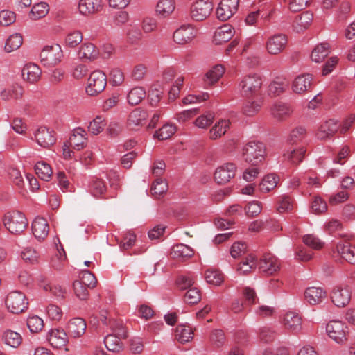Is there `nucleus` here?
I'll use <instances>...</instances> for the list:
<instances>
[{"label":"nucleus","mask_w":355,"mask_h":355,"mask_svg":"<svg viewBox=\"0 0 355 355\" xmlns=\"http://www.w3.org/2000/svg\"><path fill=\"white\" fill-rule=\"evenodd\" d=\"M241 155L245 162L252 166H257L265 159L266 147L261 142L249 141L243 146Z\"/></svg>","instance_id":"obj_1"},{"label":"nucleus","mask_w":355,"mask_h":355,"mask_svg":"<svg viewBox=\"0 0 355 355\" xmlns=\"http://www.w3.org/2000/svg\"><path fill=\"white\" fill-rule=\"evenodd\" d=\"M326 331L329 337L338 344H344L348 339L349 327L342 320H330L326 326Z\"/></svg>","instance_id":"obj_2"},{"label":"nucleus","mask_w":355,"mask_h":355,"mask_svg":"<svg viewBox=\"0 0 355 355\" xmlns=\"http://www.w3.org/2000/svg\"><path fill=\"white\" fill-rule=\"evenodd\" d=\"M41 63L47 67H53L61 62L63 52L60 45L53 44L45 46L40 55Z\"/></svg>","instance_id":"obj_3"},{"label":"nucleus","mask_w":355,"mask_h":355,"mask_svg":"<svg viewBox=\"0 0 355 355\" xmlns=\"http://www.w3.org/2000/svg\"><path fill=\"white\" fill-rule=\"evenodd\" d=\"M262 86V79L257 73L243 76L239 84L241 95L244 97H251L257 94Z\"/></svg>","instance_id":"obj_4"},{"label":"nucleus","mask_w":355,"mask_h":355,"mask_svg":"<svg viewBox=\"0 0 355 355\" xmlns=\"http://www.w3.org/2000/svg\"><path fill=\"white\" fill-rule=\"evenodd\" d=\"M3 223L6 229L12 234H20L28 225L25 215L19 211H12L6 214Z\"/></svg>","instance_id":"obj_5"},{"label":"nucleus","mask_w":355,"mask_h":355,"mask_svg":"<svg viewBox=\"0 0 355 355\" xmlns=\"http://www.w3.org/2000/svg\"><path fill=\"white\" fill-rule=\"evenodd\" d=\"M106 85V75L101 71H94L87 79L85 92L90 96H96L105 89Z\"/></svg>","instance_id":"obj_6"},{"label":"nucleus","mask_w":355,"mask_h":355,"mask_svg":"<svg viewBox=\"0 0 355 355\" xmlns=\"http://www.w3.org/2000/svg\"><path fill=\"white\" fill-rule=\"evenodd\" d=\"M6 305L10 312L19 314L27 310L28 302L23 293L15 291L7 295Z\"/></svg>","instance_id":"obj_7"},{"label":"nucleus","mask_w":355,"mask_h":355,"mask_svg":"<svg viewBox=\"0 0 355 355\" xmlns=\"http://www.w3.org/2000/svg\"><path fill=\"white\" fill-rule=\"evenodd\" d=\"M315 85L314 77L311 73H302L295 76L291 82L292 92L298 95H304L312 91Z\"/></svg>","instance_id":"obj_8"},{"label":"nucleus","mask_w":355,"mask_h":355,"mask_svg":"<svg viewBox=\"0 0 355 355\" xmlns=\"http://www.w3.org/2000/svg\"><path fill=\"white\" fill-rule=\"evenodd\" d=\"M213 8L210 0H196L190 7V17L196 21H204L211 15Z\"/></svg>","instance_id":"obj_9"},{"label":"nucleus","mask_w":355,"mask_h":355,"mask_svg":"<svg viewBox=\"0 0 355 355\" xmlns=\"http://www.w3.org/2000/svg\"><path fill=\"white\" fill-rule=\"evenodd\" d=\"M112 329L114 334L107 335L104 339V343L109 351L116 352L123 347L121 338H126L128 335L122 323L117 324L116 327H112Z\"/></svg>","instance_id":"obj_10"},{"label":"nucleus","mask_w":355,"mask_h":355,"mask_svg":"<svg viewBox=\"0 0 355 355\" xmlns=\"http://www.w3.org/2000/svg\"><path fill=\"white\" fill-rule=\"evenodd\" d=\"M288 37L285 34L276 33L267 38L265 49L269 55H277L286 49Z\"/></svg>","instance_id":"obj_11"},{"label":"nucleus","mask_w":355,"mask_h":355,"mask_svg":"<svg viewBox=\"0 0 355 355\" xmlns=\"http://www.w3.org/2000/svg\"><path fill=\"white\" fill-rule=\"evenodd\" d=\"M352 289L347 285H337L330 293L332 303L337 307H345L349 304L352 298Z\"/></svg>","instance_id":"obj_12"},{"label":"nucleus","mask_w":355,"mask_h":355,"mask_svg":"<svg viewBox=\"0 0 355 355\" xmlns=\"http://www.w3.org/2000/svg\"><path fill=\"white\" fill-rule=\"evenodd\" d=\"M261 272L271 275L280 270V261L278 258L272 254H265L260 259L258 265Z\"/></svg>","instance_id":"obj_13"},{"label":"nucleus","mask_w":355,"mask_h":355,"mask_svg":"<svg viewBox=\"0 0 355 355\" xmlns=\"http://www.w3.org/2000/svg\"><path fill=\"white\" fill-rule=\"evenodd\" d=\"M239 0H221L216 9V15L220 21L231 18L238 10Z\"/></svg>","instance_id":"obj_14"},{"label":"nucleus","mask_w":355,"mask_h":355,"mask_svg":"<svg viewBox=\"0 0 355 355\" xmlns=\"http://www.w3.org/2000/svg\"><path fill=\"white\" fill-rule=\"evenodd\" d=\"M197 35L196 29L191 25H183L173 33V41L181 45L190 43Z\"/></svg>","instance_id":"obj_15"},{"label":"nucleus","mask_w":355,"mask_h":355,"mask_svg":"<svg viewBox=\"0 0 355 355\" xmlns=\"http://www.w3.org/2000/svg\"><path fill=\"white\" fill-rule=\"evenodd\" d=\"M236 167L233 163H226L218 166L214 173V180L218 184H225L235 175Z\"/></svg>","instance_id":"obj_16"},{"label":"nucleus","mask_w":355,"mask_h":355,"mask_svg":"<svg viewBox=\"0 0 355 355\" xmlns=\"http://www.w3.org/2000/svg\"><path fill=\"white\" fill-rule=\"evenodd\" d=\"M326 291L320 286H310L305 289L304 297L305 301L310 305L321 304L327 297Z\"/></svg>","instance_id":"obj_17"},{"label":"nucleus","mask_w":355,"mask_h":355,"mask_svg":"<svg viewBox=\"0 0 355 355\" xmlns=\"http://www.w3.org/2000/svg\"><path fill=\"white\" fill-rule=\"evenodd\" d=\"M35 139L37 144L42 148H49L56 141L54 132L45 126H41L36 130Z\"/></svg>","instance_id":"obj_18"},{"label":"nucleus","mask_w":355,"mask_h":355,"mask_svg":"<svg viewBox=\"0 0 355 355\" xmlns=\"http://www.w3.org/2000/svg\"><path fill=\"white\" fill-rule=\"evenodd\" d=\"M270 112L275 120L282 121L291 116L293 110L288 103L277 102L271 105Z\"/></svg>","instance_id":"obj_19"},{"label":"nucleus","mask_w":355,"mask_h":355,"mask_svg":"<svg viewBox=\"0 0 355 355\" xmlns=\"http://www.w3.org/2000/svg\"><path fill=\"white\" fill-rule=\"evenodd\" d=\"M148 117V114L146 110L136 108L128 116V125L131 130H139L146 124Z\"/></svg>","instance_id":"obj_20"},{"label":"nucleus","mask_w":355,"mask_h":355,"mask_svg":"<svg viewBox=\"0 0 355 355\" xmlns=\"http://www.w3.org/2000/svg\"><path fill=\"white\" fill-rule=\"evenodd\" d=\"M86 328V322L84 319L79 317L69 320L66 327L67 334L73 338H80L83 336Z\"/></svg>","instance_id":"obj_21"},{"label":"nucleus","mask_w":355,"mask_h":355,"mask_svg":"<svg viewBox=\"0 0 355 355\" xmlns=\"http://www.w3.org/2000/svg\"><path fill=\"white\" fill-rule=\"evenodd\" d=\"M47 340L54 348H62L68 343V334L63 329H52L47 334Z\"/></svg>","instance_id":"obj_22"},{"label":"nucleus","mask_w":355,"mask_h":355,"mask_svg":"<svg viewBox=\"0 0 355 355\" xmlns=\"http://www.w3.org/2000/svg\"><path fill=\"white\" fill-rule=\"evenodd\" d=\"M336 251L345 261L351 264H355V246L349 242H338L336 246Z\"/></svg>","instance_id":"obj_23"},{"label":"nucleus","mask_w":355,"mask_h":355,"mask_svg":"<svg viewBox=\"0 0 355 355\" xmlns=\"http://www.w3.org/2000/svg\"><path fill=\"white\" fill-rule=\"evenodd\" d=\"M87 133L81 127L74 128L69 138L70 144L77 150L83 149L87 146Z\"/></svg>","instance_id":"obj_24"},{"label":"nucleus","mask_w":355,"mask_h":355,"mask_svg":"<svg viewBox=\"0 0 355 355\" xmlns=\"http://www.w3.org/2000/svg\"><path fill=\"white\" fill-rule=\"evenodd\" d=\"M32 232L37 240L45 239L49 232L47 220L42 217H36L32 223Z\"/></svg>","instance_id":"obj_25"},{"label":"nucleus","mask_w":355,"mask_h":355,"mask_svg":"<svg viewBox=\"0 0 355 355\" xmlns=\"http://www.w3.org/2000/svg\"><path fill=\"white\" fill-rule=\"evenodd\" d=\"M282 323L286 329L293 333L299 332L302 328V318L295 312L286 313L283 318Z\"/></svg>","instance_id":"obj_26"},{"label":"nucleus","mask_w":355,"mask_h":355,"mask_svg":"<svg viewBox=\"0 0 355 355\" xmlns=\"http://www.w3.org/2000/svg\"><path fill=\"white\" fill-rule=\"evenodd\" d=\"M102 8V0H79L78 10L80 14L88 16L98 12Z\"/></svg>","instance_id":"obj_27"},{"label":"nucleus","mask_w":355,"mask_h":355,"mask_svg":"<svg viewBox=\"0 0 355 355\" xmlns=\"http://www.w3.org/2000/svg\"><path fill=\"white\" fill-rule=\"evenodd\" d=\"M339 125L336 119H329L322 123L317 132L319 139L324 140L334 135L338 130Z\"/></svg>","instance_id":"obj_28"},{"label":"nucleus","mask_w":355,"mask_h":355,"mask_svg":"<svg viewBox=\"0 0 355 355\" xmlns=\"http://www.w3.org/2000/svg\"><path fill=\"white\" fill-rule=\"evenodd\" d=\"M41 75L42 70L38 65L33 63L26 64L21 71L23 79L31 83H35L39 81Z\"/></svg>","instance_id":"obj_29"},{"label":"nucleus","mask_w":355,"mask_h":355,"mask_svg":"<svg viewBox=\"0 0 355 355\" xmlns=\"http://www.w3.org/2000/svg\"><path fill=\"white\" fill-rule=\"evenodd\" d=\"M234 28L229 25L225 24L223 26L219 27L215 31L213 42L215 44L220 45L225 42H228L234 35Z\"/></svg>","instance_id":"obj_30"},{"label":"nucleus","mask_w":355,"mask_h":355,"mask_svg":"<svg viewBox=\"0 0 355 355\" xmlns=\"http://www.w3.org/2000/svg\"><path fill=\"white\" fill-rule=\"evenodd\" d=\"M193 254L194 251L191 247L182 243L173 246L170 252V255L173 259L182 261L191 258Z\"/></svg>","instance_id":"obj_31"},{"label":"nucleus","mask_w":355,"mask_h":355,"mask_svg":"<svg viewBox=\"0 0 355 355\" xmlns=\"http://www.w3.org/2000/svg\"><path fill=\"white\" fill-rule=\"evenodd\" d=\"M193 336V329L189 324H179L175 331V338L182 344L191 342Z\"/></svg>","instance_id":"obj_32"},{"label":"nucleus","mask_w":355,"mask_h":355,"mask_svg":"<svg viewBox=\"0 0 355 355\" xmlns=\"http://www.w3.org/2000/svg\"><path fill=\"white\" fill-rule=\"evenodd\" d=\"M126 41L132 45L139 44L143 39V33L137 24L129 25L125 31Z\"/></svg>","instance_id":"obj_33"},{"label":"nucleus","mask_w":355,"mask_h":355,"mask_svg":"<svg viewBox=\"0 0 355 355\" xmlns=\"http://www.w3.org/2000/svg\"><path fill=\"white\" fill-rule=\"evenodd\" d=\"M264 98L259 97L254 100H248L245 102L242 107L243 113L248 116L256 115L263 105Z\"/></svg>","instance_id":"obj_34"},{"label":"nucleus","mask_w":355,"mask_h":355,"mask_svg":"<svg viewBox=\"0 0 355 355\" xmlns=\"http://www.w3.org/2000/svg\"><path fill=\"white\" fill-rule=\"evenodd\" d=\"M2 340L5 345L17 348L21 344L23 338L20 333L7 329L3 333Z\"/></svg>","instance_id":"obj_35"},{"label":"nucleus","mask_w":355,"mask_h":355,"mask_svg":"<svg viewBox=\"0 0 355 355\" xmlns=\"http://www.w3.org/2000/svg\"><path fill=\"white\" fill-rule=\"evenodd\" d=\"M313 19V14L304 12L298 15L293 22V27L297 32L304 31L311 24Z\"/></svg>","instance_id":"obj_36"},{"label":"nucleus","mask_w":355,"mask_h":355,"mask_svg":"<svg viewBox=\"0 0 355 355\" xmlns=\"http://www.w3.org/2000/svg\"><path fill=\"white\" fill-rule=\"evenodd\" d=\"M330 53V45L327 42L318 44L312 51L311 60L317 63L321 62Z\"/></svg>","instance_id":"obj_37"},{"label":"nucleus","mask_w":355,"mask_h":355,"mask_svg":"<svg viewBox=\"0 0 355 355\" xmlns=\"http://www.w3.org/2000/svg\"><path fill=\"white\" fill-rule=\"evenodd\" d=\"M98 49L92 43H85L80 48L78 55L81 59L94 60L98 56Z\"/></svg>","instance_id":"obj_38"},{"label":"nucleus","mask_w":355,"mask_h":355,"mask_svg":"<svg viewBox=\"0 0 355 355\" xmlns=\"http://www.w3.org/2000/svg\"><path fill=\"white\" fill-rule=\"evenodd\" d=\"M230 121L222 119L217 122L209 130V137L212 140H216L225 134L229 128Z\"/></svg>","instance_id":"obj_39"},{"label":"nucleus","mask_w":355,"mask_h":355,"mask_svg":"<svg viewBox=\"0 0 355 355\" xmlns=\"http://www.w3.org/2000/svg\"><path fill=\"white\" fill-rule=\"evenodd\" d=\"M35 171L37 176L44 181H49L52 177L53 171L51 166L44 161L36 163Z\"/></svg>","instance_id":"obj_40"},{"label":"nucleus","mask_w":355,"mask_h":355,"mask_svg":"<svg viewBox=\"0 0 355 355\" xmlns=\"http://www.w3.org/2000/svg\"><path fill=\"white\" fill-rule=\"evenodd\" d=\"M279 178L275 174L266 175L259 184V189L263 193H268L274 189L278 183Z\"/></svg>","instance_id":"obj_41"},{"label":"nucleus","mask_w":355,"mask_h":355,"mask_svg":"<svg viewBox=\"0 0 355 355\" xmlns=\"http://www.w3.org/2000/svg\"><path fill=\"white\" fill-rule=\"evenodd\" d=\"M175 8L174 0H159L156 6V12L162 17H166L174 11Z\"/></svg>","instance_id":"obj_42"},{"label":"nucleus","mask_w":355,"mask_h":355,"mask_svg":"<svg viewBox=\"0 0 355 355\" xmlns=\"http://www.w3.org/2000/svg\"><path fill=\"white\" fill-rule=\"evenodd\" d=\"M256 259L253 255L250 254L239 263L236 270L240 274L246 275L254 270L256 268Z\"/></svg>","instance_id":"obj_43"},{"label":"nucleus","mask_w":355,"mask_h":355,"mask_svg":"<svg viewBox=\"0 0 355 355\" xmlns=\"http://www.w3.org/2000/svg\"><path fill=\"white\" fill-rule=\"evenodd\" d=\"M23 95V88L18 84H15L11 87L2 91L1 96L2 99L10 101L12 99H19Z\"/></svg>","instance_id":"obj_44"},{"label":"nucleus","mask_w":355,"mask_h":355,"mask_svg":"<svg viewBox=\"0 0 355 355\" xmlns=\"http://www.w3.org/2000/svg\"><path fill=\"white\" fill-rule=\"evenodd\" d=\"M49 11V5L46 2H40L32 7L29 17L31 19L37 20L45 17Z\"/></svg>","instance_id":"obj_45"},{"label":"nucleus","mask_w":355,"mask_h":355,"mask_svg":"<svg viewBox=\"0 0 355 355\" xmlns=\"http://www.w3.org/2000/svg\"><path fill=\"white\" fill-rule=\"evenodd\" d=\"M224 73V67L221 64H217L206 73L205 82L208 85H212L217 82L222 77Z\"/></svg>","instance_id":"obj_46"},{"label":"nucleus","mask_w":355,"mask_h":355,"mask_svg":"<svg viewBox=\"0 0 355 355\" xmlns=\"http://www.w3.org/2000/svg\"><path fill=\"white\" fill-rule=\"evenodd\" d=\"M146 93L142 87L132 88L128 94V101L132 105L140 103L145 98Z\"/></svg>","instance_id":"obj_47"},{"label":"nucleus","mask_w":355,"mask_h":355,"mask_svg":"<svg viewBox=\"0 0 355 355\" xmlns=\"http://www.w3.org/2000/svg\"><path fill=\"white\" fill-rule=\"evenodd\" d=\"M306 153V150L304 147H301L298 149H293L288 150L284 154L285 159L291 162L293 164H298L300 163Z\"/></svg>","instance_id":"obj_48"},{"label":"nucleus","mask_w":355,"mask_h":355,"mask_svg":"<svg viewBox=\"0 0 355 355\" xmlns=\"http://www.w3.org/2000/svg\"><path fill=\"white\" fill-rule=\"evenodd\" d=\"M23 43V39L20 34L11 35L6 41L4 49L7 53L12 52L19 49Z\"/></svg>","instance_id":"obj_49"},{"label":"nucleus","mask_w":355,"mask_h":355,"mask_svg":"<svg viewBox=\"0 0 355 355\" xmlns=\"http://www.w3.org/2000/svg\"><path fill=\"white\" fill-rule=\"evenodd\" d=\"M168 190V184L165 180L157 178L151 187L152 195L155 198H159Z\"/></svg>","instance_id":"obj_50"},{"label":"nucleus","mask_w":355,"mask_h":355,"mask_svg":"<svg viewBox=\"0 0 355 355\" xmlns=\"http://www.w3.org/2000/svg\"><path fill=\"white\" fill-rule=\"evenodd\" d=\"M67 256L65 251L62 246L60 248H57V254L52 258L51 265L52 267L56 270H62L64 265L67 263Z\"/></svg>","instance_id":"obj_51"},{"label":"nucleus","mask_w":355,"mask_h":355,"mask_svg":"<svg viewBox=\"0 0 355 355\" xmlns=\"http://www.w3.org/2000/svg\"><path fill=\"white\" fill-rule=\"evenodd\" d=\"M106 125L105 119L101 116H96L88 125V131L94 135H98L103 132Z\"/></svg>","instance_id":"obj_52"},{"label":"nucleus","mask_w":355,"mask_h":355,"mask_svg":"<svg viewBox=\"0 0 355 355\" xmlns=\"http://www.w3.org/2000/svg\"><path fill=\"white\" fill-rule=\"evenodd\" d=\"M21 257L26 263L29 264L37 263L40 258L38 252L31 247L24 248L21 253Z\"/></svg>","instance_id":"obj_53"},{"label":"nucleus","mask_w":355,"mask_h":355,"mask_svg":"<svg viewBox=\"0 0 355 355\" xmlns=\"http://www.w3.org/2000/svg\"><path fill=\"white\" fill-rule=\"evenodd\" d=\"M202 298L201 292L199 288L192 287L187 291L184 295V300L187 304H198Z\"/></svg>","instance_id":"obj_54"},{"label":"nucleus","mask_w":355,"mask_h":355,"mask_svg":"<svg viewBox=\"0 0 355 355\" xmlns=\"http://www.w3.org/2000/svg\"><path fill=\"white\" fill-rule=\"evenodd\" d=\"M106 191L105 182L98 178L94 179L89 185V191L95 197L103 196Z\"/></svg>","instance_id":"obj_55"},{"label":"nucleus","mask_w":355,"mask_h":355,"mask_svg":"<svg viewBox=\"0 0 355 355\" xmlns=\"http://www.w3.org/2000/svg\"><path fill=\"white\" fill-rule=\"evenodd\" d=\"M83 41V34L80 31L69 33L65 37V44L69 48L77 46Z\"/></svg>","instance_id":"obj_56"},{"label":"nucleus","mask_w":355,"mask_h":355,"mask_svg":"<svg viewBox=\"0 0 355 355\" xmlns=\"http://www.w3.org/2000/svg\"><path fill=\"white\" fill-rule=\"evenodd\" d=\"M205 278L207 283L216 286L220 285L223 282V277L220 272L215 270H207Z\"/></svg>","instance_id":"obj_57"},{"label":"nucleus","mask_w":355,"mask_h":355,"mask_svg":"<svg viewBox=\"0 0 355 355\" xmlns=\"http://www.w3.org/2000/svg\"><path fill=\"white\" fill-rule=\"evenodd\" d=\"M303 242L306 245L316 250L322 249L324 245V243L313 234L304 236Z\"/></svg>","instance_id":"obj_58"},{"label":"nucleus","mask_w":355,"mask_h":355,"mask_svg":"<svg viewBox=\"0 0 355 355\" xmlns=\"http://www.w3.org/2000/svg\"><path fill=\"white\" fill-rule=\"evenodd\" d=\"M175 131L176 127L175 125L166 124L155 132V136L160 140H164L170 138L175 134Z\"/></svg>","instance_id":"obj_59"},{"label":"nucleus","mask_w":355,"mask_h":355,"mask_svg":"<svg viewBox=\"0 0 355 355\" xmlns=\"http://www.w3.org/2000/svg\"><path fill=\"white\" fill-rule=\"evenodd\" d=\"M157 29V20L155 18L146 17L141 21L142 33L148 34L155 32Z\"/></svg>","instance_id":"obj_60"},{"label":"nucleus","mask_w":355,"mask_h":355,"mask_svg":"<svg viewBox=\"0 0 355 355\" xmlns=\"http://www.w3.org/2000/svg\"><path fill=\"white\" fill-rule=\"evenodd\" d=\"M27 326L31 332L37 333L44 327L43 320L37 315L30 316L27 319Z\"/></svg>","instance_id":"obj_61"},{"label":"nucleus","mask_w":355,"mask_h":355,"mask_svg":"<svg viewBox=\"0 0 355 355\" xmlns=\"http://www.w3.org/2000/svg\"><path fill=\"white\" fill-rule=\"evenodd\" d=\"M214 116L211 112L199 116L194 121V124L199 128H207L214 121Z\"/></svg>","instance_id":"obj_62"},{"label":"nucleus","mask_w":355,"mask_h":355,"mask_svg":"<svg viewBox=\"0 0 355 355\" xmlns=\"http://www.w3.org/2000/svg\"><path fill=\"white\" fill-rule=\"evenodd\" d=\"M209 98V94L207 92H203L198 95L189 94L182 99L184 105H189L193 103H199L207 101Z\"/></svg>","instance_id":"obj_63"},{"label":"nucleus","mask_w":355,"mask_h":355,"mask_svg":"<svg viewBox=\"0 0 355 355\" xmlns=\"http://www.w3.org/2000/svg\"><path fill=\"white\" fill-rule=\"evenodd\" d=\"M147 73V67L144 64H136L130 73L132 80L140 81L144 78Z\"/></svg>","instance_id":"obj_64"}]
</instances>
